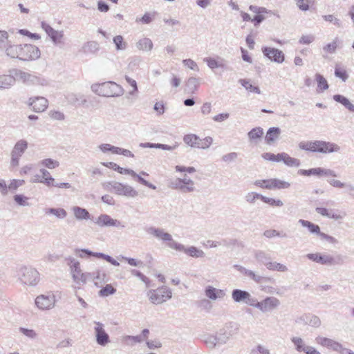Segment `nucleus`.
Here are the masks:
<instances>
[{"label":"nucleus","instance_id":"1","mask_svg":"<svg viewBox=\"0 0 354 354\" xmlns=\"http://www.w3.org/2000/svg\"><path fill=\"white\" fill-rule=\"evenodd\" d=\"M91 88L97 95L106 97H120L124 93V88L120 84L112 81L93 84Z\"/></svg>","mask_w":354,"mask_h":354},{"label":"nucleus","instance_id":"2","mask_svg":"<svg viewBox=\"0 0 354 354\" xmlns=\"http://www.w3.org/2000/svg\"><path fill=\"white\" fill-rule=\"evenodd\" d=\"M11 74H14L16 81L21 82L26 85H35L46 86L48 82L41 76H37L35 74L29 73L20 69L10 70Z\"/></svg>","mask_w":354,"mask_h":354},{"label":"nucleus","instance_id":"3","mask_svg":"<svg viewBox=\"0 0 354 354\" xmlns=\"http://www.w3.org/2000/svg\"><path fill=\"white\" fill-rule=\"evenodd\" d=\"M306 257L310 261L328 266L342 265L344 263V257L339 254L332 256L326 253H310Z\"/></svg>","mask_w":354,"mask_h":354},{"label":"nucleus","instance_id":"4","mask_svg":"<svg viewBox=\"0 0 354 354\" xmlns=\"http://www.w3.org/2000/svg\"><path fill=\"white\" fill-rule=\"evenodd\" d=\"M103 187L105 189L113 192L120 196L133 198L138 194V192L133 187L118 182H107L103 184Z\"/></svg>","mask_w":354,"mask_h":354},{"label":"nucleus","instance_id":"5","mask_svg":"<svg viewBox=\"0 0 354 354\" xmlns=\"http://www.w3.org/2000/svg\"><path fill=\"white\" fill-rule=\"evenodd\" d=\"M145 231L147 234L153 235L156 238L166 242L167 246L171 249L180 250L183 248V247L180 245V243L175 241L173 239L172 236L169 233L165 232L162 228H157L151 226L146 228Z\"/></svg>","mask_w":354,"mask_h":354},{"label":"nucleus","instance_id":"6","mask_svg":"<svg viewBox=\"0 0 354 354\" xmlns=\"http://www.w3.org/2000/svg\"><path fill=\"white\" fill-rule=\"evenodd\" d=\"M150 301L156 305L162 304L172 297L171 290L167 286H162L156 290H150L147 292Z\"/></svg>","mask_w":354,"mask_h":354},{"label":"nucleus","instance_id":"7","mask_svg":"<svg viewBox=\"0 0 354 354\" xmlns=\"http://www.w3.org/2000/svg\"><path fill=\"white\" fill-rule=\"evenodd\" d=\"M19 279L28 286H35L39 281V272L31 267H21L19 270Z\"/></svg>","mask_w":354,"mask_h":354},{"label":"nucleus","instance_id":"8","mask_svg":"<svg viewBox=\"0 0 354 354\" xmlns=\"http://www.w3.org/2000/svg\"><path fill=\"white\" fill-rule=\"evenodd\" d=\"M280 305L279 299L274 297H267L261 301L255 299L253 307L257 308L262 313L271 312L277 308Z\"/></svg>","mask_w":354,"mask_h":354},{"label":"nucleus","instance_id":"9","mask_svg":"<svg viewBox=\"0 0 354 354\" xmlns=\"http://www.w3.org/2000/svg\"><path fill=\"white\" fill-rule=\"evenodd\" d=\"M28 149V142L21 139L18 140L11 151L10 165L12 167H17L19 164V159Z\"/></svg>","mask_w":354,"mask_h":354},{"label":"nucleus","instance_id":"10","mask_svg":"<svg viewBox=\"0 0 354 354\" xmlns=\"http://www.w3.org/2000/svg\"><path fill=\"white\" fill-rule=\"evenodd\" d=\"M194 185V182L185 175L183 178H177L171 182L170 187L172 189L180 190L183 193H190L195 190Z\"/></svg>","mask_w":354,"mask_h":354},{"label":"nucleus","instance_id":"11","mask_svg":"<svg viewBox=\"0 0 354 354\" xmlns=\"http://www.w3.org/2000/svg\"><path fill=\"white\" fill-rule=\"evenodd\" d=\"M41 56L39 48L32 44H25L23 45L22 52L19 60L30 62L38 59Z\"/></svg>","mask_w":354,"mask_h":354},{"label":"nucleus","instance_id":"12","mask_svg":"<svg viewBox=\"0 0 354 354\" xmlns=\"http://www.w3.org/2000/svg\"><path fill=\"white\" fill-rule=\"evenodd\" d=\"M94 223L100 227H115L118 229H123L125 225L120 221L111 218L109 215L102 214L95 218Z\"/></svg>","mask_w":354,"mask_h":354},{"label":"nucleus","instance_id":"13","mask_svg":"<svg viewBox=\"0 0 354 354\" xmlns=\"http://www.w3.org/2000/svg\"><path fill=\"white\" fill-rule=\"evenodd\" d=\"M232 298L234 302L244 303L250 306H254L255 297H252L250 292L241 289H234L232 292Z\"/></svg>","mask_w":354,"mask_h":354},{"label":"nucleus","instance_id":"14","mask_svg":"<svg viewBox=\"0 0 354 354\" xmlns=\"http://www.w3.org/2000/svg\"><path fill=\"white\" fill-rule=\"evenodd\" d=\"M95 336L97 344L105 346L110 342L109 334L104 330V325L100 322H94Z\"/></svg>","mask_w":354,"mask_h":354},{"label":"nucleus","instance_id":"15","mask_svg":"<svg viewBox=\"0 0 354 354\" xmlns=\"http://www.w3.org/2000/svg\"><path fill=\"white\" fill-rule=\"evenodd\" d=\"M314 146L315 152L327 153L340 151V147L338 145L323 140H315Z\"/></svg>","mask_w":354,"mask_h":354},{"label":"nucleus","instance_id":"16","mask_svg":"<svg viewBox=\"0 0 354 354\" xmlns=\"http://www.w3.org/2000/svg\"><path fill=\"white\" fill-rule=\"evenodd\" d=\"M261 50L263 55L272 62L281 64L285 59L283 53L277 48L263 46L262 47Z\"/></svg>","mask_w":354,"mask_h":354},{"label":"nucleus","instance_id":"17","mask_svg":"<svg viewBox=\"0 0 354 354\" xmlns=\"http://www.w3.org/2000/svg\"><path fill=\"white\" fill-rule=\"evenodd\" d=\"M55 299L54 295L46 296L41 295L35 299V305L39 309L42 310L51 309L55 306Z\"/></svg>","mask_w":354,"mask_h":354},{"label":"nucleus","instance_id":"18","mask_svg":"<svg viewBox=\"0 0 354 354\" xmlns=\"http://www.w3.org/2000/svg\"><path fill=\"white\" fill-rule=\"evenodd\" d=\"M234 268H236L241 273L250 277L251 279L254 281L258 283H263V282H269L274 281V279L271 277H262L256 274L252 270L246 269L245 268L240 266V265H234Z\"/></svg>","mask_w":354,"mask_h":354},{"label":"nucleus","instance_id":"19","mask_svg":"<svg viewBox=\"0 0 354 354\" xmlns=\"http://www.w3.org/2000/svg\"><path fill=\"white\" fill-rule=\"evenodd\" d=\"M28 106L32 108L35 112L40 113L44 111L48 106V101L44 97H32L28 100Z\"/></svg>","mask_w":354,"mask_h":354},{"label":"nucleus","instance_id":"20","mask_svg":"<svg viewBox=\"0 0 354 354\" xmlns=\"http://www.w3.org/2000/svg\"><path fill=\"white\" fill-rule=\"evenodd\" d=\"M41 26L55 44L62 43V39L64 37V33L62 31L55 30L45 21H42Z\"/></svg>","mask_w":354,"mask_h":354},{"label":"nucleus","instance_id":"21","mask_svg":"<svg viewBox=\"0 0 354 354\" xmlns=\"http://www.w3.org/2000/svg\"><path fill=\"white\" fill-rule=\"evenodd\" d=\"M315 340L317 344H319L323 346L331 349L333 351L339 353V350L342 348V344L330 338L317 337L315 339Z\"/></svg>","mask_w":354,"mask_h":354},{"label":"nucleus","instance_id":"22","mask_svg":"<svg viewBox=\"0 0 354 354\" xmlns=\"http://www.w3.org/2000/svg\"><path fill=\"white\" fill-rule=\"evenodd\" d=\"M315 340L317 344H319L323 346L331 349L333 351L339 353V350L342 348V344L330 338L317 337L315 339Z\"/></svg>","mask_w":354,"mask_h":354},{"label":"nucleus","instance_id":"23","mask_svg":"<svg viewBox=\"0 0 354 354\" xmlns=\"http://www.w3.org/2000/svg\"><path fill=\"white\" fill-rule=\"evenodd\" d=\"M205 295L207 298L212 300H216L218 299H223L226 293L224 290L217 289L213 286H208L205 288Z\"/></svg>","mask_w":354,"mask_h":354},{"label":"nucleus","instance_id":"24","mask_svg":"<svg viewBox=\"0 0 354 354\" xmlns=\"http://www.w3.org/2000/svg\"><path fill=\"white\" fill-rule=\"evenodd\" d=\"M66 261L68 265L70 266L73 281H77L79 276L82 273L80 262L73 257H68L66 259Z\"/></svg>","mask_w":354,"mask_h":354},{"label":"nucleus","instance_id":"25","mask_svg":"<svg viewBox=\"0 0 354 354\" xmlns=\"http://www.w3.org/2000/svg\"><path fill=\"white\" fill-rule=\"evenodd\" d=\"M180 245L183 247V248L180 250H176V251L183 252L185 254L194 258H203L205 257V252L202 250H200L195 246L185 248V245L181 243Z\"/></svg>","mask_w":354,"mask_h":354},{"label":"nucleus","instance_id":"26","mask_svg":"<svg viewBox=\"0 0 354 354\" xmlns=\"http://www.w3.org/2000/svg\"><path fill=\"white\" fill-rule=\"evenodd\" d=\"M15 77L11 73L9 75H0V89H8L13 86L16 82Z\"/></svg>","mask_w":354,"mask_h":354},{"label":"nucleus","instance_id":"27","mask_svg":"<svg viewBox=\"0 0 354 354\" xmlns=\"http://www.w3.org/2000/svg\"><path fill=\"white\" fill-rule=\"evenodd\" d=\"M140 147L142 148H156L161 149L162 150L173 151L178 147V144L177 142H175V144L173 145H168L160 143L145 142L140 143Z\"/></svg>","mask_w":354,"mask_h":354},{"label":"nucleus","instance_id":"28","mask_svg":"<svg viewBox=\"0 0 354 354\" xmlns=\"http://www.w3.org/2000/svg\"><path fill=\"white\" fill-rule=\"evenodd\" d=\"M281 131L279 127H271L270 128L266 135L265 140L267 144L271 145L277 140L279 139Z\"/></svg>","mask_w":354,"mask_h":354},{"label":"nucleus","instance_id":"29","mask_svg":"<svg viewBox=\"0 0 354 354\" xmlns=\"http://www.w3.org/2000/svg\"><path fill=\"white\" fill-rule=\"evenodd\" d=\"M102 164L108 168L112 169L114 171H117L118 173L121 174H129L131 175L132 177L133 176H136V173L133 170L131 169L122 168L113 162H102Z\"/></svg>","mask_w":354,"mask_h":354},{"label":"nucleus","instance_id":"30","mask_svg":"<svg viewBox=\"0 0 354 354\" xmlns=\"http://www.w3.org/2000/svg\"><path fill=\"white\" fill-rule=\"evenodd\" d=\"M279 162L283 161L288 167H298L300 165V160L299 159L290 157L285 152L279 153Z\"/></svg>","mask_w":354,"mask_h":354},{"label":"nucleus","instance_id":"31","mask_svg":"<svg viewBox=\"0 0 354 354\" xmlns=\"http://www.w3.org/2000/svg\"><path fill=\"white\" fill-rule=\"evenodd\" d=\"M198 86H199L198 79L194 77H191L187 80V82L185 83V91L187 93L192 94V93H194L198 90Z\"/></svg>","mask_w":354,"mask_h":354},{"label":"nucleus","instance_id":"32","mask_svg":"<svg viewBox=\"0 0 354 354\" xmlns=\"http://www.w3.org/2000/svg\"><path fill=\"white\" fill-rule=\"evenodd\" d=\"M315 211L322 216L329 218H333L335 220L342 218V216L340 214L335 212L333 209L329 210L325 207H316Z\"/></svg>","mask_w":354,"mask_h":354},{"label":"nucleus","instance_id":"33","mask_svg":"<svg viewBox=\"0 0 354 354\" xmlns=\"http://www.w3.org/2000/svg\"><path fill=\"white\" fill-rule=\"evenodd\" d=\"M75 217L78 220H88L90 219V213L84 208L79 206H74L72 208Z\"/></svg>","mask_w":354,"mask_h":354},{"label":"nucleus","instance_id":"34","mask_svg":"<svg viewBox=\"0 0 354 354\" xmlns=\"http://www.w3.org/2000/svg\"><path fill=\"white\" fill-rule=\"evenodd\" d=\"M153 44L152 41L147 37L140 39L136 44V47L140 50L151 51L153 48Z\"/></svg>","mask_w":354,"mask_h":354},{"label":"nucleus","instance_id":"35","mask_svg":"<svg viewBox=\"0 0 354 354\" xmlns=\"http://www.w3.org/2000/svg\"><path fill=\"white\" fill-rule=\"evenodd\" d=\"M298 222L303 227L308 228V231L311 234H315L317 235L318 233H320V227L318 225L304 219H299Z\"/></svg>","mask_w":354,"mask_h":354},{"label":"nucleus","instance_id":"36","mask_svg":"<svg viewBox=\"0 0 354 354\" xmlns=\"http://www.w3.org/2000/svg\"><path fill=\"white\" fill-rule=\"evenodd\" d=\"M184 142L193 148H198L200 138L195 134H187L183 137Z\"/></svg>","mask_w":354,"mask_h":354},{"label":"nucleus","instance_id":"37","mask_svg":"<svg viewBox=\"0 0 354 354\" xmlns=\"http://www.w3.org/2000/svg\"><path fill=\"white\" fill-rule=\"evenodd\" d=\"M18 44H12L9 40L4 50H3L6 55L11 59H15L17 53Z\"/></svg>","mask_w":354,"mask_h":354},{"label":"nucleus","instance_id":"38","mask_svg":"<svg viewBox=\"0 0 354 354\" xmlns=\"http://www.w3.org/2000/svg\"><path fill=\"white\" fill-rule=\"evenodd\" d=\"M45 214H53L60 219H63L67 216L66 211L63 208H48L45 209Z\"/></svg>","mask_w":354,"mask_h":354},{"label":"nucleus","instance_id":"39","mask_svg":"<svg viewBox=\"0 0 354 354\" xmlns=\"http://www.w3.org/2000/svg\"><path fill=\"white\" fill-rule=\"evenodd\" d=\"M315 80L317 82V92H322L328 88V84L326 80L321 74L315 75Z\"/></svg>","mask_w":354,"mask_h":354},{"label":"nucleus","instance_id":"40","mask_svg":"<svg viewBox=\"0 0 354 354\" xmlns=\"http://www.w3.org/2000/svg\"><path fill=\"white\" fill-rule=\"evenodd\" d=\"M263 135V130L260 127L253 128L248 133V136L250 141H256L258 139H261Z\"/></svg>","mask_w":354,"mask_h":354},{"label":"nucleus","instance_id":"41","mask_svg":"<svg viewBox=\"0 0 354 354\" xmlns=\"http://www.w3.org/2000/svg\"><path fill=\"white\" fill-rule=\"evenodd\" d=\"M82 50L86 53H95L99 50V44L97 41H90L84 44Z\"/></svg>","mask_w":354,"mask_h":354},{"label":"nucleus","instance_id":"42","mask_svg":"<svg viewBox=\"0 0 354 354\" xmlns=\"http://www.w3.org/2000/svg\"><path fill=\"white\" fill-rule=\"evenodd\" d=\"M239 324L235 322H230L227 324L224 328H223V330L230 337L236 334L239 331Z\"/></svg>","mask_w":354,"mask_h":354},{"label":"nucleus","instance_id":"43","mask_svg":"<svg viewBox=\"0 0 354 354\" xmlns=\"http://www.w3.org/2000/svg\"><path fill=\"white\" fill-rule=\"evenodd\" d=\"M203 341L205 346L209 348H214L216 346H219L215 335H205Z\"/></svg>","mask_w":354,"mask_h":354},{"label":"nucleus","instance_id":"44","mask_svg":"<svg viewBox=\"0 0 354 354\" xmlns=\"http://www.w3.org/2000/svg\"><path fill=\"white\" fill-rule=\"evenodd\" d=\"M156 15L157 12L156 11L151 12H146L142 17L137 18L136 21L140 22L142 24H148L155 19Z\"/></svg>","mask_w":354,"mask_h":354},{"label":"nucleus","instance_id":"45","mask_svg":"<svg viewBox=\"0 0 354 354\" xmlns=\"http://www.w3.org/2000/svg\"><path fill=\"white\" fill-rule=\"evenodd\" d=\"M239 82L248 91L255 93L257 94L261 93L260 88L257 86L251 84L249 80L240 79Z\"/></svg>","mask_w":354,"mask_h":354},{"label":"nucleus","instance_id":"46","mask_svg":"<svg viewBox=\"0 0 354 354\" xmlns=\"http://www.w3.org/2000/svg\"><path fill=\"white\" fill-rule=\"evenodd\" d=\"M113 41L117 50H124L127 48V43L124 40L122 35H117L114 37Z\"/></svg>","mask_w":354,"mask_h":354},{"label":"nucleus","instance_id":"47","mask_svg":"<svg viewBox=\"0 0 354 354\" xmlns=\"http://www.w3.org/2000/svg\"><path fill=\"white\" fill-rule=\"evenodd\" d=\"M254 257L258 262L261 263L265 266H266L269 261L271 260L270 255L263 251H257L255 253Z\"/></svg>","mask_w":354,"mask_h":354},{"label":"nucleus","instance_id":"48","mask_svg":"<svg viewBox=\"0 0 354 354\" xmlns=\"http://www.w3.org/2000/svg\"><path fill=\"white\" fill-rule=\"evenodd\" d=\"M215 335L216 337L217 343L218 344L219 346L226 344L230 338L223 330V328L220 329V330L217 332Z\"/></svg>","mask_w":354,"mask_h":354},{"label":"nucleus","instance_id":"49","mask_svg":"<svg viewBox=\"0 0 354 354\" xmlns=\"http://www.w3.org/2000/svg\"><path fill=\"white\" fill-rule=\"evenodd\" d=\"M81 253L79 254L80 257L84 258V257H95L97 258H103L104 253L102 252H92L88 249H82L79 250Z\"/></svg>","mask_w":354,"mask_h":354},{"label":"nucleus","instance_id":"50","mask_svg":"<svg viewBox=\"0 0 354 354\" xmlns=\"http://www.w3.org/2000/svg\"><path fill=\"white\" fill-rule=\"evenodd\" d=\"M115 292L116 289L114 287H113L111 284H107L99 291V295L104 297H108L115 294Z\"/></svg>","mask_w":354,"mask_h":354},{"label":"nucleus","instance_id":"51","mask_svg":"<svg viewBox=\"0 0 354 354\" xmlns=\"http://www.w3.org/2000/svg\"><path fill=\"white\" fill-rule=\"evenodd\" d=\"M271 183H272V189H288L290 186V184L288 182L281 180L277 178H273V182H272Z\"/></svg>","mask_w":354,"mask_h":354},{"label":"nucleus","instance_id":"52","mask_svg":"<svg viewBox=\"0 0 354 354\" xmlns=\"http://www.w3.org/2000/svg\"><path fill=\"white\" fill-rule=\"evenodd\" d=\"M40 164L50 169L57 168L59 165L57 160L51 158L44 159L40 162Z\"/></svg>","mask_w":354,"mask_h":354},{"label":"nucleus","instance_id":"53","mask_svg":"<svg viewBox=\"0 0 354 354\" xmlns=\"http://www.w3.org/2000/svg\"><path fill=\"white\" fill-rule=\"evenodd\" d=\"M317 176L337 177V175L335 171L332 169L317 167Z\"/></svg>","mask_w":354,"mask_h":354},{"label":"nucleus","instance_id":"54","mask_svg":"<svg viewBox=\"0 0 354 354\" xmlns=\"http://www.w3.org/2000/svg\"><path fill=\"white\" fill-rule=\"evenodd\" d=\"M292 342L295 346V348L298 352L304 351L306 346L304 340L301 337H293L291 338Z\"/></svg>","mask_w":354,"mask_h":354},{"label":"nucleus","instance_id":"55","mask_svg":"<svg viewBox=\"0 0 354 354\" xmlns=\"http://www.w3.org/2000/svg\"><path fill=\"white\" fill-rule=\"evenodd\" d=\"M306 322L313 327H319L321 325L320 319L314 315L306 316Z\"/></svg>","mask_w":354,"mask_h":354},{"label":"nucleus","instance_id":"56","mask_svg":"<svg viewBox=\"0 0 354 354\" xmlns=\"http://www.w3.org/2000/svg\"><path fill=\"white\" fill-rule=\"evenodd\" d=\"M204 62L207 63V66L211 69H214L216 68H223L224 64L221 62L216 61V59L211 57H206L204 59Z\"/></svg>","mask_w":354,"mask_h":354},{"label":"nucleus","instance_id":"57","mask_svg":"<svg viewBox=\"0 0 354 354\" xmlns=\"http://www.w3.org/2000/svg\"><path fill=\"white\" fill-rule=\"evenodd\" d=\"M261 201L266 203L270 205L271 206L281 207L283 205V202L279 199H274L264 196H262Z\"/></svg>","mask_w":354,"mask_h":354},{"label":"nucleus","instance_id":"58","mask_svg":"<svg viewBox=\"0 0 354 354\" xmlns=\"http://www.w3.org/2000/svg\"><path fill=\"white\" fill-rule=\"evenodd\" d=\"M299 149L315 152L314 141H302L299 143Z\"/></svg>","mask_w":354,"mask_h":354},{"label":"nucleus","instance_id":"59","mask_svg":"<svg viewBox=\"0 0 354 354\" xmlns=\"http://www.w3.org/2000/svg\"><path fill=\"white\" fill-rule=\"evenodd\" d=\"M8 33L6 30H0V49L3 50L9 41Z\"/></svg>","mask_w":354,"mask_h":354},{"label":"nucleus","instance_id":"60","mask_svg":"<svg viewBox=\"0 0 354 354\" xmlns=\"http://www.w3.org/2000/svg\"><path fill=\"white\" fill-rule=\"evenodd\" d=\"M213 139L212 137L207 136L204 139H201L198 142V149H208L212 144Z\"/></svg>","mask_w":354,"mask_h":354},{"label":"nucleus","instance_id":"61","mask_svg":"<svg viewBox=\"0 0 354 354\" xmlns=\"http://www.w3.org/2000/svg\"><path fill=\"white\" fill-rule=\"evenodd\" d=\"M326 21H328L330 23H333L334 25H335L337 27L340 28L342 26V23L340 19L335 17L333 15H324L322 17Z\"/></svg>","mask_w":354,"mask_h":354},{"label":"nucleus","instance_id":"62","mask_svg":"<svg viewBox=\"0 0 354 354\" xmlns=\"http://www.w3.org/2000/svg\"><path fill=\"white\" fill-rule=\"evenodd\" d=\"M337 48V38L331 43H329L323 47V50L326 53L333 54L336 51Z\"/></svg>","mask_w":354,"mask_h":354},{"label":"nucleus","instance_id":"63","mask_svg":"<svg viewBox=\"0 0 354 354\" xmlns=\"http://www.w3.org/2000/svg\"><path fill=\"white\" fill-rule=\"evenodd\" d=\"M335 75L340 78L343 82H346L348 78V75L346 70L339 67H335Z\"/></svg>","mask_w":354,"mask_h":354},{"label":"nucleus","instance_id":"64","mask_svg":"<svg viewBox=\"0 0 354 354\" xmlns=\"http://www.w3.org/2000/svg\"><path fill=\"white\" fill-rule=\"evenodd\" d=\"M131 274L133 276L138 277L140 279L141 281H142L147 287L149 286L150 280L145 276L142 272H140L139 270L136 269H132L131 270Z\"/></svg>","mask_w":354,"mask_h":354}]
</instances>
